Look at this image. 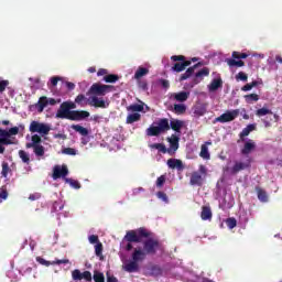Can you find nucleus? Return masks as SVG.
<instances>
[{
	"label": "nucleus",
	"mask_w": 282,
	"mask_h": 282,
	"mask_svg": "<svg viewBox=\"0 0 282 282\" xmlns=\"http://www.w3.org/2000/svg\"><path fill=\"white\" fill-rule=\"evenodd\" d=\"M206 113V107L204 106H196L194 108V116L197 118H200V116H204Z\"/></svg>",
	"instance_id": "38"
},
{
	"label": "nucleus",
	"mask_w": 282,
	"mask_h": 282,
	"mask_svg": "<svg viewBox=\"0 0 282 282\" xmlns=\"http://www.w3.org/2000/svg\"><path fill=\"white\" fill-rule=\"evenodd\" d=\"M246 169H250V160H247L246 162L236 161L231 167V175H237V173L246 171Z\"/></svg>",
	"instance_id": "14"
},
{
	"label": "nucleus",
	"mask_w": 282,
	"mask_h": 282,
	"mask_svg": "<svg viewBox=\"0 0 282 282\" xmlns=\"http://www.w3.org/2000/svg\"><path fill=\"white\" fill-rule=\"evenodd\" d=\"M220 87H224V80H221V78H215L208 85L209 91H217V89H220Z\"/></svg>",
	"instance_id": "24"
},
{
	"label": "nucleus",
	"mask_w": 282,
	"mask_h": 282,
	"mask_svg": "<svg viewBox=\"0 0 282 282\" xmlns=\"http://www.w3.org/2000/svg\"><path fill=\"white\" fill-rule=\"evenodd\" d=\"M107 282H119V281H118V278L111 275L107 278Z\"/></svg>",
	"instance_id": "64"
},
{
	"label": "nucleus",
	"mask_w": 282,
	"mask_h": 282,
	"mask_svg": "<svg viewBox=\"0 0 282 282\" xmlns=\"http://www.w3.org/2000/svg\"><path fill=\"white\" fill-rule=\"evenodd\" d=\"M159 83L161 87H163V89H169V87H171V83L169 82V79H159Z\"/></svg>",
	"instance_id": "55"
},
{
	"label": "nucleus",
	"mask_w": 282,
	"mask_h": 282,
	"mask_svg": "<svg viewBox=\"0 0 282 282\" xmlns=\"http://www.w3.org/2000/svg\"><path fill=\"white\" fill-rule=\"evenodd\" d=\"M112 89L113 86L111 85L95 83L89 88V94H91L93 96H107V94H109V91H112Z\"/></svg>",
	"instance_id": "8"
},
{
	"label": "nucleus",
	"mask_w": 282,
	"mask_h": 282,
	"mask_svg": "<svg viewBox=\"0 0 282 282\" xmlns=\"http://www.w3.org/2000/svg\"><path fill=\"white\" fill-rule=\"evenodd\" d=\"M12 135H19V127H13L9 130L0 128V155L6 153V147L14 144V141L10 139Z\"/></svg>",
	"instance_id": "3"
},
{
	"label": "nucleus",
	"mask_w": 282,
	"mask_h": 282,
	"mask_svg": "<svg viewBox=\"0 0 282 282\" xmlns=\"http://www.w3.org/2000/svg\"><path fill=\"white\" fill-rule=\"evenodd\" d=\"M151 276H162V268L160 265H152L150 268Z\"/></svg>",
	"instance_id": "35"
},
{
	"label": "nucleus",
	"mask_w": 282,
	"mask_h": 282,
	"mask_svg": "<svg viewBox=\"0 0 282 282\" xmlns=\"http://www.w3.org/2000/svg\"><path fill=\"white\" fill-rule=\"evenodd\" d=\"M128 111H134V112L144 111V106L140 104H133L128 107Z\"/></svg>",
	"instance_id": "41"
},
{
	"label": "nucleus",
	"mask_w": 282,
	"mask_h": 282,
	"mask_svg": "<svg viewBox=\"0 0 282 282\" xmlns=\"http://www.w3.org/2000/svg\"><path fill=\"white\" fill-rule=\"evenodd\" d=\"M182 127H184V121L180 119H172L170 121V129L172 131H175L176 133H180L182 131Z\"/></svg>",
	"instance_id": "22"
},
{
	"label": "nucleus",
	"mask_w": 282,
	"mask_h": 282,
	"mask_svg": "<svg viewBox=\"0 0 282 282\" xmlns=\"http://www.w3.org/2000/svg\"><path fill=\"white\" fill-rule=\"evenodd\" d=\"M158 126H151L147 129V135L149 137H158L160 133H165V131H171V126L169 123V119L163 118L160 119L156 123Z\"/></svg>",
	"instance_id": "5"
},
{
	"label": "nucleus",
	"mask_w": 282,
	"mask_h": 282,
	"mask_svg": "<svg viewBox=\"0 0 282 282\" xmlns=\"http://www.w3.org/2000/svg\"><path fill=\"white\" fill-rule=\"evenodd\" d=\"M191 61H184L181 63H175L174 66L172 67V72H176L180 74V72H184L186 67H189Z\"/></svg>",
	"instance_id": "25"
},
{
	"label": "nucleus",
	"mask_w": 282,
	"mask_h": 282,
	"mask_svg": "<svg viewBox=\"0 0 282 282\" xmlns=\"http://www.w3.org/2000/svg\"><path fill=\"white\" fill-rule=\"evenodd\" d=\"M88 240H89V243H100V241L98 240V236L96 235L89 236Z\"/></svg>",
	"instance_id": "58"
},
{
	"label": "nucleus",
	"mask_w": 282,
	"mask_h": 282,
	"mask_svg": "<svg viewBox=\"0 0 282 282\" xmlns=\"http://www.w3.org/2000/svg\"><path fill=\"white\" fill-rule=\"evenodd\" d=\"M166 164L172 170L182 171L184 169V163L180 159H169Z\"/></svg>",
	"instance_id": "20"
},
{
	"label": "nucleus",
	"mask_w": 282,
	"mask_h": 282,
	"mask_svg": "<svg viewBox=\"0 0 282 282\" xmlns=\"http://www.w3.org/2000/svg\"><path fill=\"white\" fill-rule=\"evenodd\" d=\"M0 199H8V189H0Z\"/></svg>",
	"instance_id": "59"
},
{
	"label": "nucleus",
	"mask_w": 282,
	"mask_h": 282,
	"mask_svg": "<svg viewBox=\"0 0 282 282\" xmlns=\"http://www.w3.org/2000/svg\"><path fill=\"white\" fill-rule=\"evenodd\" d=\"M48 105V99L45 96L40 97L39 101L35 104V109H37L39 113H43L45 107Z\"/></svg>",
	"instance_id": "23"
},
{
	"label": "nucleus",
	"mask_w": 282,
	"mask_h": 282,
	"mask_svg": "<svg viewBox=\"0 0 282 282\" xmlns=\"http://www.w3.org/2000/svg\"><path fill=\"white\" fill-rule=\"evenodd\" d=\"M102 242H97L95 246V254L99 257L100 261H105V256H102Z\"/></svg>",
	"instance_id": "34"
},
{
	"label": "nucleus",
	"mask_w": 282,
	"mask_h": 282,
	"mask_svg": "<svg viewBox=\"0 0 282 282\" xmlns=\"http://www.w3.org/2000/svg\"><path fill=\"white\" fill-rule=\"evenodd\" d=\"M12 170L10 169V165L8 164V162L3 161L2 162V171H1V175L2 177H8V173H10Z\"/></svg>",
	"instance_id": "43"
},
{
	"label": "nucleus",
	"mask_w": 282,
	"mask_h": 282,
	"mask_svg": "<svg viewBox=\"0 0 282 282\" xmlns=\"http://www.w3.org/2000/svg\"><path fill=\"white\" fill-rule=\"evenodd\" d=\"M93 279L95 282H105V274L100 271H94Z\"/></svg>",
	"instance_id": "42"
},
{
	"label": "nucleus",
	"mask_w": 282,
	"mask_h": 282,
	"mask_svg": "<svg viewBox=\"0 0 282 282\" xmlns=\"http://www.w3.org/2000/svg\"><path fill=\"white\" fill-rule=\"evenodd\" d=\"M85 102H87V97L80 94L75 98V105H80V107H85Z\"/></svg>",
	"instance_id": "44"
},
{
	"label": "nucleus",
	"mask_w": 282,
	"mask_h": 282,
	"mask_svg": "<svg viewBox=\"0 0 282 282\" xmlns=\"http://www.w3.org/2000/svg\"><path fill=\"white\" fill-rule=\"evenodd\" d=\"M167 142L170 143L169 155H175V152L180 149V137L172 134L171 138H167Z\"/></svg>",
	"instance_id": "12"
},
{
	"label": "nucleus",
	"mask_w": 282,
	"mask_h": 282,
	"mask_svg": "<svg viewBox=\"0 0 282 282\" xmlns=\"http://www.w3.org/2000/svg\"><path fill=\"white\" fill-rule=\"evenodd\" d=\"M191 96V93L188 91H180L173 95L174 100L177 102H186L188 100V97Z\"/></svg>",
	"instance_id": "27"
},
{
	"label": "nucleus",
	"mask_w": 282,
	"mask_h": 282,
	"mask_svg": "<svg viewBox=\"0 0 282 282\" xmlns=\"http://www.w3.org/2000/svg\"><path fill=\"white\" fill-rule=\"evenodd\" d=\"M72 276H73V280H74V281H83V273H82L80 270H78V269H75V270L72 272Z\"/></svg>",
	"instance_id": "49"
},
{
	"label": "nucleus",
	"mask_w": 282,
	"mask_h": 282,
	"mask_svg": "<svg viewBox=\"0 0 282 282\" xmlns=\"http://www.w3.org/2000/svg\"><path fill=\"white\" fill-rule=\"evenodd\" d=\"M35 260L37 261V263H40V265H44L45 268H50V265H62V264L69 263L68 259H62V260L56 259L55 261L51 262L43 259L42 257H36Z\"/></svg>",
	"instance_id": "11"
},
{
	"label": "nucleus",
	"mask_w": 282,
	"mask_h": 282,
	"mask_svg": "<svg viewBox=\"0 0 282 282\" xmlns=\"http://www.w3.org/2000/svg\"><path fill=\"white\" fill-rule=\"evenodd\" d=\"M149 74V68L140 66L137 72L134 73V79L135 80H141L143 76H147Z\"/></svg>",
	"instance_id": "30"
},
{
	"label": "nucleus",
	"mask_w": 282,
	"mask_h": 282,
	"mask_svg": "<svg viewBox=\"0 0 282 282\" xmlns=\"http://www.w3.org/2000/svg\"><path fill=\"white\" fill-rule=\"evenodd\" d=\"M107 74H109V70H107L106 68H100L97 72V76H107Z\"/></svg>",
	"instance_id": "63"
},
{
	"label": "nucleus",
	"mask_w": 282,
	"mask_h": 282,
	"mask_svg": "<svg viewBox=\"0 0 282 282\" xmlns=\"http://www.w3.org/2000/svg\"><path fill=\"white\" fill-rule=\"evenodd\" d=\"M200 218L203 219V221H208L213 219V212L210 210V207L208 206L202 207Z\"/></svg>",
	"instance_id": "26"
},
{
	"label": "nucleus",
	"mask_w": 282,
	"mask_h": 282,
	"mask_svg": "<svg viewBox=\"0 0 282 282\" xmlns=\"http://www.w3.org/2000/svg\"><path fill=\"white\" fill-rule=\"evenodd\" d=\"M226 225L229 230H232V228H237V219L235 217L227 218Z\"/></svg>",
	"instance_id": "47"
},
{
	"label": "nucleus",
	"mask_w": 282,
	"mask_h": 282,
	"mask_svg": "<svg viewBox=\"0 0 282 282\" xmlns=\"http://www.w3.org/2000/svg\"><path fill=\"white\" fill-rule=\"evenodd\" d=\"M142 119V115L139 112L130 113L127 116L126 123L127 124H133V122H140Z\"/></svg>",
	"instance_id": "29"
},
{
	"label": "nucleus",
	"mask_w": 282,
	"mask_h": 282,
	"mask_svg": "<svg viewBox=\"0 0 282 282\" xmlns=\"http://www.w3.org/2000/svg\"><path fill=\"white\" fill-rule=\"evenodd\" d=\"M62 153L64 155H76V149H74V148H64L62 150Z\"/></svg>",
	"instance_id": "51"
},
{
	"label": "nucleus",
	"mask_w": 282,
	"mask_h": 282,
	"mask_svg": "<svg viewBox=\"0 0 282 282\" xmlns=\"http://www.w3.org/2000/svg\"><path fill=\"white\" fill-rule=\"evenodd\" d=\"M105 83H118L120 80V76L116 74H108L104 77Z\"/></svg>",
	"instance_id": "37"
},
{
	"label": "nucleus",
	"mask_w": 282,
	"mask_h": 282,
	"mask_svg": "<svg viewBox=\"0 0 282 282\" xmlns=\"http://www.w3.org/2000/svg\"><path fill=\"white\" fill-rule=\"evenodd\" d=\"M19 158L24 162V164H30V154L25 152V150H20L19 151Z\"/></svg>",
	"instance_id": "40"
},
{
	"label": "nucleus",
	"mask_w": 282,
	"mask_h": 282,
	"mask_svg": "<svg viewBox=\"0 0 282 282\" xmlns=\"http://www.w3.org/2000/svg\"><path fill=\"white\" fill-rule=\"evenodd\" d=\"M72 109H76V104L74 101H63L56 111L55 118H58L59 120H72L74 116V110Z\"/></svg>",
	"instance_id": "4"
},
{
	"label": "nucleus",
	"mask_w": 282,
	"mask_h": 282,
	"mask_svg": "<svg viewBox=\"0 0 282 282\" xmlns=\"http://www.w3.org/2000/svg\"><path fill=\"white\" fill-rule=\"evenodd\" d=\"M82 279H85V281H91V272L90 271H84L82 273Z\"/></svg>",
	"instance_id": "57"
},
{
	"label": "nucleus",
	"mask_w": 282,
	"mask_h": 282,
	"mask_svg": "<svg viewBox=\"0 0 282 282\" xmlns=\"http://www.w3.org/2000/svg\"><path fill=\"white\" fill-rule=\"evenodd\" d=\"M138 80V87L139 89H142V91H149V83L144 79H137Z\"/></svg>",
	"instance_id": "48"
},
{
	"label": "nucleus",
	"mask_w": 282,
	"mask_h": 282,
	"mask_svg": "<svg viewBox=\"0 0 282 282\" xmlns=\"http://www.w3.org/2000/svg\"><path fill=\"white\" fill-rule=\"evenodd\" d=\"M245 100L246 102H257L259 100V95L257 94H250V95H245Z\"/></svg>",
	"instance_id": "45"
},
{
	"label": "nucleus",
	"mask_w": 282,
	"mask_h": 282,
	"mask_svg": "<svg viewBox=\"0 0 282 282\" xmlns=\"http://www.w3.org/2000/svg\"><path fill=\"white\" fill-rule=\"evenodd\" d=\"M72 129L80 135H89V130L80 124H73Z\"/></svg>",
	"instance_id": "31"
},
{
	"label": "nucleus",
	"mask_w": 282,
	"mask_h": 282,
	"mask_svg": "<svg viewBox=\"0 0 282 282\" xmlns=\"http://www.w3.org/2000/svg\"><path fill=\"white\" fill-rule=\"evenodd\" d=\"M252 131H257V123H250L248 124L240 133V142H246V138L252 133Z\"/></svg>",
	"instance_id": "16"
},
{
	"label": "nucleus",
	"mask_w": 282,
	"mask_h": 282,
	"mask_svg": "<svg viewBox=\"0 0 282 282\" xmlns=\"http://www.w3.org/2000/svg\"><path fill=\"white\" fill-rule=\"evenodd\" d=\"M42 141L41 135L33 134L31 137V143H26V149H33V153L36 158H43V155H45V147L41 144Z\"/></svg>",
	"instance_id": "7"
},
{
	"label": "nucleus",
	"mask_w": 282,
	"mask_h": 282,
	"mask_svg": "<svg viewBox=\"0 0 282 282\" xmlns=\"http://www.w3.org/2000/svg\"><path fill=\"white\" fill-rule=\"evenodd\" d=\"M156 197L159 199H162V202H165V204H169V196L164 192H158Z\"/></svg>",
	"instance_id": "53"
},
{
	"label": "nucleus",
	"mask_w": 282,
	"mask_h": 282,
	"mask_svg": "<svg viewBox=\"0 0 282 282\" xmlns=\"http://www.w3.org/2000/svg\"><path fill=\"white\" fill-rule=\"evenodd\" d=\"M58 80H61V77H58V76L52 77V78H51V85H52L53 87H56V85H58Z\"/></svg>",
	"instance_id": "60"
},
{
	"label": "nucleus",
	"mask_w": 282,
	"mask_h": 282,
	"mask_svg": "<svg viewBox=\"0 0 282 282\" xmlns=\"http://www.w3.org/2000/svg\"><path fill=\"white\" fill-rule=\"evenodd\" d=\"M257 193L258 199H260V202H268V194L265 193V191H263L262 188H258Z\"/></svg>",
	"instance_id": "46"
},
{
	"label": "nucleus",
	"mask_w": 282,
	"mask_h": 282,
	"mask_svg": "<svg viewBox=\"0 0 282 282\" xmlns=\"http://www.w3.org/2000/svg\"><path fill=\"white\" fill-rule=\"evenodd\" d=\"M209 74H210V69H208V67H204L200 70H198L195 74V77L193 80L194 85H199V83H202V80L204 79V76H209Z\"/></svg>",
	"instance_id": "18"
},
{
	"label": "nucleus",
	"mask_w": 282,
	"mask_h": 282,
	"mask_svg": "<svg viewBox=\"0 0 282 282\" xmlns=\"http://www.w3.org/2000/svg\"><path fill=\"white\" fill-rule=\"evenodd\" d=\"M227 65L229 67H243L246 65V62L241 59L237 61V59L228 58Z\"/></svg>",
	"instance_id": "33"
},
{
	"label": "nucleus",
	"mask_w": 282,
	"mask_h": 282,
	"mask_svg": "<svg viewBox=\"0 0 282 282\" xmlns=\"http://www.w3.org/2000/svg\"><path fill=\"white\" fill-rule=\"evenodd\" d=\"M69 184L73 188H80V183L78 181L70 180Z\"/></svg>",
	"instance_id": "62"
},
{
	"label": "nucleus",
	"mask_w": 282,
	"mask_h": 282,
	"mask_svg": "<svg viewBox=\"0 0 282 282\" xmlns=\"http://www.w3.org/2000/svg\"><path fill=\"white\" fill-rule=\"evenodd\" d=\"M210 144H213V142L207 141L206 144L200 147L199 155L203 158V160H210V152H208V145Z\"/></svg>",
	"instance_id": "28"
},
{
	"label": "nucleus",
	"mask_w": 282,
	"mask_h": 282,
	"mask_svg": "<svg viewBox=\"0 0 282 282\" xmlns=\"http://www.w3.org/2000/svg\"><path fill=\"white\" fill-rule=\"evenodd\" d=\"M173 111L177 116H182V115L186 113V105H184V104H175L174 108H173Z\"/></svg>",
	"instance_id": "32"
},
{
	"label": "nucleus",
	"mask_w": 282,
	"mask_h": 282,
	"mask_svg": "<svg viewBox=\"0 0 282 282\" xmlns=\"http://www.w3.org/2000/svg\"><path fill=\"white\" fill-rule=\"evenodd\" d=\"M88 105L96 109H107V107H109V102H106L105 99L99 98L98 96L90 97Z\"/></svg>",
	"instance_id": "13"
},
{
	"label": "nucleus",
	"mask_w": 282,
	"mask_h": 282,
	"mask_svg": "<svg viewBox=\"0 0 282 282\" xmlns=\"http://www.w3.org/2000/svg\"><path fill=\"white\" fill-rule=\"evenodd\" d=\"M268 115H272V110L268 108H260L256 111V116H258V118H263V116Z\"/></svg>",
	"instance_id": "39"
},
{
	"label": "nucleus",
	"mask_w": 282,
	"mask_h": 282,
	"mask_svg": "<svg viewBox=\"0 0 282 282\" xmlns=\"http://www.w3.org/2000/svg\"><path fill=\"white\" fill-rule=\"evenodd\" d=\"M171 61H174L175 63L177 61H181V63H184V61H186V57L184 55H174L171 57Z\"/></svg>",
	"instance_id": "56"
},
{
	"label": "nucleus",
	"mask_w": 282,
	"mask_h": 282,
	"mask_svg": "<svg viewBox=\"0 0 282 282\" xmlns=\"http://www.w3.org/2000/svg\"><path fill=\"white\" fill-rule=\"evenodd\" d=\"M207 174L208 170L206 169V165H199L198 171H195L191 174V186H204V180H206Z\"/></svg>",
	"instance_id": "6"
},
{
	"label": "nucleus",
	"mask_w": 282,
	"mask_h": 282,
	"mask_svg": "<svg viewBox=\"0 0 282 282\" xmlns=\"http://www.w3.org/2000/svg\"><path fill=\"white\" fill-rule=\"evenodd\" d=\"M69 170L67 166H55L53 170V180H59V177H67Z\"/></svg>",
	"instance_id": "15"
},
{
	"label": "nucleus",
	"mask_w": 282,
	"mask_h": 282,
	"mask_svg": "<svg viewBox=\"0 0 282 282\" xmlns=\"http://www.w3.org/2000/svg\"><path fill=\"white\" fill-rule=\"evenodd\" d=\"M52 128L48 124L39 121H32L29 127L31 133H40V135H47Z\"/></svg>",
	"instance_id": "9"
},
{
	"label": "nucleus",
	"mask_w": 282,
	"mask_h": 282,
	"mask_svg": "<svg viewBox=\"0 0 282 282\" xmlns=\"http://www.w3.org/2000/svg\"><path fill=\"white\" fill-rule=\"evenodd\" d=\"M29 199H30L31 202H36V199H41V194H39V193H36V194H31V195L29 196Z\"/></svg>",
	"instance_id": "61"
},
{
	"label": "nucleus",
	"mask_w": 282,
	"mask_h": 282,
	"mask_svg": "<svg viewBox=\"0 0 282 282\" xmlns=\"http://www.w3.org/2000/svg\"><path fill=\"white\" fill-rule=\"evenodd\" d=\"M10 85V80L8 79H2L0 80V94H3L6 91V88Z\"/></svg>",
	"instance_id": "54"
},
{
	"label": "nucleus",
	"mask_w": 282,
	"mask_h": 282,
	"mask_svg": "<svg viewBox=\"0 0 282 282\" xmlns=\"http://www.w3.org/2000/svg\"><path fill=\"white\" fill-rule=\"evenodd\" d=\"M199 66H202V63H197L194 66L187 68L186 72L180 76V83H183V80H188V78L195 74V69H197Z\"/></svg>",
	"instance_id": "19"
},
{
	"label": "nucleus",
	"mask_w": 282,
	"mask_h": 282,
	"mask_svg": "<svg viewBox=\"0 0 282 282\" xmlns=\"http://www.w3.org/2000/svg\"><path fill=\"white\" fill-rule=\"evenodd\" d=\"M152 235H153V232H151L150 230H148L144 227H140L137 230L127 231L126 236L123 237V241H128V243L126 246L127 252H131V250L133 249L132 243H140L142 241V239H147V238L151 237Z\"/></svg>",
	"instance_id": "2"
},
{
	"label": "nucleus",
	"mask_w": 282,
	"mask_h": 282,
	"mask_svg": "<svg viewBox=\"0 0 282 282\" xmlns=\"http://www.w3.org/2000/svg\"><path fill=\"white\" fill-rule=\"evenodd\" d=\"M90 113L87 110H74L73 117L70 120L75 122H80V120H85L89 118Z\"/></svg>",
	"instance_id": "17"
},
{
	"label": "nucleus",
	"mask_w": 282,
	"mask_h": 282,
	"mask_svg": "<svg viewBox=\"0 0 282 282\" xmlns=\"http://www.w3.org/2000/svg\"><path fill=\"white\" fill-rule=\"evenodd\" d=\"M236 80H242L243 83L248 82V75L243 72H239L236 75Z\"/></svg>",
	"instance_id": "52"
},
{
	"label": "nucleus",
	"mask_w": 282,
	"mask_h": 282,
	"mask_svg": "<svg viewBox=\"0 0 282 282\" xmlns=\"http://www.w3.org/2000/svg\"><path fill=\"white\" fill-rule=\"evenodd\" d=\"M142 247H137L133 249L131 259L129 262H127L123 267V270L126 272H139L140 271V264L147 257H153L158 254V250H162V242L158 238H153V234L145 238V240L142 242Z\"/></svg>",
	"instance_id": "1"
},
{
	"label": "nucleus",
	"mask_w": 282,
	"mask_h": 282,
	"mask_svg": "<svg viewBox=\"0 0 282 282\" xmlns=\"http://www.w3.org/2000/svg\"><path fill=\"white\" fill-rule=\"evenodd\" d=\"M254 149H257V144L254 143L253 140L249 139L245 145L243 149L241 150L242 155H250V153H252V151H254Z\"/></svg>",
	"instance_id": "21"
},
{
	"label": "nucleus",
	"mask_w": 282,
	"mask_h": 282,
	"mask_svg": "<svg viewBox=\"0 0 282 282\" xmlns=\"http://www.w3.org/2000/svg\"><path fill=\"white\" fill-rule=\"evenodd\" d=\"M239 113H241V110L239 109L227 110L225 113L217 117L215 122H221L223 124L226 122H232V120H237V118H239Z\"/></svg>",
	"instance_id": "10"
},
{
	"label": "nucleus",
	"mask_w": 282,
	"mask_h": 282,
	"mask_svg": "<svg viewBox=\"0 0 282 282\" xmlns=\"http://www.w3.org/2000/svg\"><path fill=\"white\" fill-rule=\"evenodd\" d=\"M150 149H156L161 153H169V150L166 149V145H164V143H153L150 145Z\"/></svg>",
	"instance_id": "36"
},
{
	"label": "nucleus",
	"mask_w": 282,
	"mask_h": 282,
	"mask_svg": "<svg viewBox=\"0 0 282 282\" xmlns=\"http://www.w3.org/2000/svg\"><path fill=\"white\" fill-rule=\"evenodd\" d=\"M164 184H166V176L165 175H161L156 178V188H162V186H164Z\"/></svg>",
	"instance_id": "50"
}]
</instances>
